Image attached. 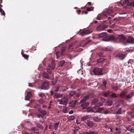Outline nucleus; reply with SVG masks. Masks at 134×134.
I'll return each mask as SVG.
<instances>
[{"instance_id": "obj_1", "label": "nucleus", "mask_w": 134, "mask_h": 134, "mask_svg": "<svg viewBox=\"0 0 134 134\" xmlns=\"http://www.w3.org/2000/svg\"><path fill=\"white\" fill-rule=\"evenodd\" d=\"M113 13V11L111 9H107L104 10L102 13V14H99L98 16V18H97V19L99 20L101 19V15H103L104 16L107 17V16L110 15L108 18V19L109 20L112 17H113L114 15H112Z\"/></svg>"}, {"instance_id": "obj_2", "label": "nucleus", "mask_w": 134, "mask_h": 134, "mask_svg": "<svg viewBox=\"0 0 134 134\" xmlns=\"http://www.w3.org/2000/svg\"><path fill=\"white\" fill-rule=\"evenodd\" d=\"M89 97V96L87 95L81 100L80 103L81 104L80 107L82 110H86L88 108L89 103L88 102H86V100L88 99Z\"/></svg>"}, {"instance_id": "obj_3", "label": "nucleus", "mask_w": 134, "mask_h": 134, "mask_svg": "<svg viewBox=\"0 0 134 134\" xmlns=\"http://www.w3.org/2000/svg\"><path fill=\"white\" fill-rule=\"evenodd\" d=\"M106 32H102L98 35L99 38H102L105 37L104 38L102 39V40L105 41H109L111 40H114L115 39V37L113 36H106L107 35Z\"/></svg>"}, {"instance_id": "obj_4", "label": "nucleus", "mask_w": 134, "mask_h": 134, "mask_svg": "<svg viewBox=\"0 0 134 134\" xmlns=\"http://www.w3.org/2000/svg\"><path fill=\"white\" fill-rule=\"evenodd\" d=\"M107 21H108L105 20L103 21L97 27V31H101L103 30L107 27L108 26L107 25Z\"/></svg>"}, {"instance_id": "obj_5", "label": "nucleus", "mask_w": 134, "mask_h": 134, "mask_svg": "<svg viewBox=\"0 0 134 134\" xmlns=\"http://www.w3.org/2000/svg\"><path fill=\"white\" fill-rule=\"evenodd\" d=\"M49 87V84L48 81H44L42 83L41 88L44 90H47Z\"/></svg>"}, {"instance_id": "obj_6", "label": "nucleus", "mask_w": 134, "mask_h": 134, "mask_svg": "<svg viewBox=\"0 0 134 134\" xmlns=\"http://www.w3.org/2000/svg\"><path fill=\"white\" fill-rule=\"evenodd\" d=\"M48 67L49 68L47 69V71L49 74H51L52 70L54 69L55 68L54 63L53 62H52L51 64L49 65H48Z\"/></svg>"}, {"instance_id": "obj_7", "label": "nucleus", "mask_w": 134, "mask_h": 134, "mask_svg": "<svg viewBox=\"0 0 134 134\" xmlns=\"http://www.w3.org/2000/svg\"><path fill=\"white\" fill-rule=\"evenodd\" d=\"M102 71V68H95L93 70V72L95 75H103Z\"/></svg>"}, {"instance_id": "obj_8", "label": "nucleus", "mask_w": 134, "mask_h": 134, "mask_svg": "<svg viewBox=\"0 0 134 134\" xmlns=\"http://www.w3.org/2000/svg\"><path fill=\"white\" fill-rule=\"evenodd\" d=\"M59 104L64 105L66 106L68 103V99L65 98H62L61 99L58 100Z\"/></svg>"}, {"instance_id": "obj_9", "label": "nucleus", "mask_w": 134, "mask_h": 134, "mask_svg": "<svg viewBox=\"0 0 134 134\" xmlns=\"http://www.w3.org/2000/svg\"><path fill=\"white\" fill-rule=\"evenodd\" d=\"M85 123L87 126V127H93L96 126V124L93 123L92 121L89 120H87V121H85Z\"/></svg>"}, {"instance_id": "obj_10", "label": "nucleus", "mask_w": 134, "mask_h": 134, "mask_svg": "<svg viewBox=\"0 0 134 134\" xmlns=\"http://www.w3.org/2000/svg\"><path fill=\"white\" fill-rule=\"evenodd\" d=\"M92 32V31L90 30H86L82 31L80 33V35L82 36H83L85 35H88Z\"/></svg>"}, {"instance_id": "obj_11", "label": "nucleus", "mask_w": 134, "mask_h": 134, "mask_svg": "<svg viewBox=\"0 0 134 134\" xmlns=\"http://www.w3.org/2000/svg\"><path fill=\"white\" fill-rule=\"evenodd\" d=\"M134 39L130 36H129L126 41V43L125 44V45H127L128 44L132 43L133 42Z\"/></svg>"}, {"instance_id": "obj_12", "label": "nucleus", "mask_w": 134, "mask_h": 134, "mask_svg": "<svg viewBox=\"0 0 134 134\" xmlns=\"http://www.w3.org/2000/svg\"><path fill=\"white\" fill-rule=\"evenodd\" d=\"M134 94L133 92H131L129 94L126 96L124 97V99L126 100H128L129 99L131 98Z\"/></svg>"}, {"instance_id": "obj_13", "label": "nucleus", "mask_w": 134, "mask_h": 134, "mask_svg": "<svg viewBox=\"0 0 134 134\" xmlns=\"http://www.w3.org/2000/svg\"><path fill=\"white\" fill-rule=\"evenodd\" d=\"M38 111L42 114L43 116H45L47 114V112L46 111L42 109L41 108L38 109Z\"/></svg>"}, {"instance_id": "obj_14", "label": "nucleus", "mask_w": 134, "mask_h": 134, "mask_svg": "<svg viewBox=\"0 0 134 134\" xmlns=\"http://www.w3.org/2000/svg\"><path fill=\"white\" fill-rule=\"evenodd\" d=\"M118 38L122 41L125 40L126 39V37L124 35L121 34L119 36Z\"/></svg>"}, {"instance_id": "obj_15", "label": "nucleus", "mask_w": 134, "mask_h": 134, "mask_svg": "<svg viewBox=\"0 0 134 134\" xmlns=\"http://www.w3.org/2000/svg\"><path fill=\"white\" fill-rule=\"evenodd\" d=\"M116 57L120 59L123 60L125 57V55L122 54H119L116 56Z\"/></svg>"}, {"instance_id": "obj_16", "label": "nucleus", "mask_w": 134, "mask_h": 134, "mask_svg": "<svg viewBox=\"0 0 134 134\" xmlns=\"http://www.w3.org/2000/svg\"><path fill=\"white\" fill-rule=\"evenodd\" d=\"M104 108L103 107H101L98 108L95 112H94L95 113H99L101 114L103 113V112L104 110Z\"/></svg>"}, {"instance_id": "obj_17", "label": "nucleus", "mask_w": 134, "mask_h": 134, "mask_svg": "<svg viewBox=\"0 0 134 134\" xmlns=\"http://www.w3.org/2000/svg\"><path fill=\"white\" fill-rule=\"evenodd\" d=\"M85 111L88 113H92V112L94 113V112H95V111H94L92 108L90 107H88L85 110Z\"/></svg>"}, {"instance_id": "obj_18", "label": "nucleus", "mask_w": 134, "mask_h": 134, "mask_svg": "<svg viewBox=\"0 0 134 134\" xmlns=\"http://www.w3.org/2000/svg\"><path fill=\"white\" fill-rule=\"evenodd\" d=\"M102 50L104 51H110L112 50V48L111 47H107L103 48Z\"/></svg>"}, {"instance_id": "obj_19", "label": "nucleus", "mask_w": 134, "mask_h": 134, "mask_svg": "<svg viewBox=\"0 0 134 134\" xmlns=\"http://www.w3.org/2000/svg\"><path fill=\"white\" fill-rule=\"evenodd\" d=\"M77 102V100H76L73 102H71L69 104L70 106L73 108L75 107Z\"/></svg>"}, {"instance_id": "obj_20", "label": "nucleus", "mask_w": 134, "mask_h": 134, "mask_svg": "<svg viewBox=\"0 0 134 134\" xmlns=\"http://www.w3.org/2000/svg\"><path fill=\"white\" fill-rule=\"evenodd\" d=\"M90 116L88 115H87L85 116L82 117L81 119V121H85H85H87L86 120L88 119L89 118Z\"/></svg>"}, {"instance_id": "obj_21", "label": "nucleus", "mask_w": 134, "mask_h": 134, "mask_svg": "<svg viewBox=\"0 0 134 134\" xmlns=\"http://www.w3.org/2000/svg\"><path fill=\"white\" fill-rule=\"evenodd\" d=\"M93 119L94 121L96 122H99L100 120V118L97 116L93 117Z\"/></svg>"}, {"instance_id": "obj_22", "label": "nucleus", "mask_w": 134, "mask_h": 134, "mask_svg": "<svg viewBox=\"0 0 134 134\" xmlns=\"http://www.w3.org/2000/svg\"><path fill=\"white\" fill-rule=\"evenodd\" d=\"M103 103L102 102H99L98 103L95 104V105L93 107V108L95 109H96L97 108H98L100 106H102L103 104Z\"/></svg>"}, {"instance_id": "obj_23", "label": "nucleus", "mask_w": 134, "mask_h": 134, "mask_svg": "<svg viewBox=\"0 0 134 134\" xmlns=\"http://www.w3.org/2000/svg\"><path fill=\"white\" fill-rule=\"evenodd\" d=\"M80 129V128L78 127H76L74 130L73 134H75L79 132V130Z\"/></svg>"}, {"instance_id": "obj_24", "label": "nucleus", "mask_w": 134, "mask_h": 134, "mask_svg": "<svg viewBox=\"0 0 134 134\" xmlns=\"http://www.w3.org/2000/svg\"><path fill=\"white\" fill-rule=\"evenodd\" d=\"M31 130L33 132L35 133L38 134L39 132L38 130H37V128L34 127L32 128L31 129Z\"/></svg>"}, {"instance_id": "obj_25", "label": "nucleus", "mask_w": 134, "mask_h": 134, "mask_svg": "<svg viewBox=\"0 0 134 134\" xmlns=\"http://www.w3.org/2000/svg\"><path fill=\"white\" fill-rule=\"evenodd\" d=\"M43 76L44 78L47 79H49L50 78V76L47 73L44 72L43 74Z\"/></svg>"}, {"instance_id": "obj_26", "label": "nucleus", "mask_w": 134, "mask_h": 134, "mask_svg": "<svg viewBox=\"0 0 134 134\" xmlns=\"http://www.w3.org/2000/svg\"><path fill=\"white\" fill-rule=\"evenodd\" d=\"M127 93L126 92V91H122L120 94L119 96L121 98H124L125 97V95Z\"/></svg>"}, {"instance_id": "obj_27", "label": "nucleus", "mask_w": 134, "mask_h": 134, "mask_svg": "<svg viewBox=\"0 0 134 134\" xmlns=\"http://www.w3.org/2000/svg\"><path fill=\"white\" fill-rule=\"evenodd\" d=\"M56 55L57 58H58L61 55H64L61 52L58 51L56 53Z\"/></svg>"}, {"instance_id": "obj_28", "label": "nucleus", "mask_w": 134, "mask_h": 134, "mask_svg": "<svg viewBox=\"0 0 134 134\" xmlns=\"http://www.w3.org/2000/svg\"><path fill=\"white\" fill-rule=\"evenodd\" d=\"M87 134H97L98 132L95 131H90L86 132Z\"/></svg>"}, {"instance_id": "obj_29", "label": "nucleus", "mask_w": 134, "mask_h": 134, "mask_svg": "<svg viewBox=\"0 0 134 134\" xmlns=\"http://www.w3.org/2000/svg\"><path fill=\"white\" fill-rule=\"evenodd\" d=\"M111 113V112L110 111H109L107 109L105 110L104 109L102 114H104L106 115L108 114H110Z\"/></svg>"}, {"instance_id": "obj_30", "label": "nucleus", "mask_w": 134, "mask_h": 134, "mask_svg": "<svg viewBox=\"0 0 134 134\" xmlns=\"http://www.w3.org/2000/svg\"><path fill=\"white\" fill-rule=\"evenodd\" d=\"M65 63V61L64 60L60 61L58 64L59 66L60 67H62L64 64Z\"/></svg>"}, {"instance_id": "obj_31", "label": "nucleus", "mask_w": 134, "mask_h": 134, "mask_svg": "<svg viewBox=\"0 0 134 134\" xmlns=\"http://www.w3.org/2000/svg\"><path fill=\"white\" fill-rule=\"evenodd\" d=\"M3 7L2 5L1 4L0 5V12L1 13V14L3 15V16L5 15V13L4 11L3 10V9H2L1 7Z\"/></svg>"}, {"instance_id": "obj_32", "label": "nucleus", "mask_w": 134, "mask_h": 134, "mask_svg": "<svg viewBox=\"0 0 134 134\" xmlns=\"http://www.w3.org/2000/svg\"><path fill=\"white\" fill-rule=\"evenodd\" d=\"M98 102V100L97 98L94 99L91 101V103L92 104H95Z\"/></svg>"}, {"instance_id": "obj_33", "label": "nucleus", "mask_w": 134, "mask_h": 134, "mask_svg": "<svg viewBox=\"0 0 134 134\" xmlns=\"http://www.w3.org/2000/svg\"><path fill=\"white\" fill-rule=\"evenodd\" d=\"M59 124L60 122H59L54 123V128L55 130H56L58 128V126H59Z\"/></svg>"}, {"instance_id": "obj_34", "label": "nucleus", "mask_w": 134, "mask_h": 134, "mask_svg": "<svg viewBox=\"0 0 134 134\" xmlns=\"http://www.w3.org/2000/svg\"><path fill=\"white\" fill-rule=\"evenodd\" d=\"M110 93V92L107 91V92L103 93V95L105 97H107Z\"/></svg>"}, {"instance_id": "obj_35", "label": "nucleus", "mask_w": 134, "mask_h": 134, "mask_svg": "<svg viewBox=\"0 0 134 134\" xmlns=\"http://www.w3.org/2000/svg\"><path fill=\"white\" fill-rule=\"evenodd\" d=\"M38 102L40 104H43L45 102V101L44 100L41 98L39 99Z\"/></svg>"}, {"instance_id": "obj_36", "label": "nucleus", "mask_w": 134, "mask_h": 134, "mask_svg": "<svg viewBox=\"0 0 134 134\" xmlns=\"http://www.w3.org/2000/svg\"><path fill=\"white\" fill-rule=\"evenodd\" d=\"M62 95L58 93H55L54 97L55 98H61L62 97Z\"/></svg>"}, {"instance_id": "obj_37", "label": "nucleus", "mask_w": 134, "mask_h": 134, "mask_svg": "<svg viewBox=\"0 0 134 134\" xmlns=\"http://www.w3.org/2000/svg\"><path fill=\"white\" fill-rule=\"evenodd\" d=\"M116 94L115 93H114L112 94L110 96V98H116L118 97L116 96Z\"/></svg>"}, {"instance_id": "obj_38", "label": "nucleus", "mask_w": 134, "mask_h": 134, "mask_svg": "<svg viewBox=\"0 0 134 134\" xmlns=\"http://www.w3.org/2000/svg\"><path fill=\"white\" fill-rule=\"evenodd\" d=\"M69 120H73L75 118V116H70L68 118Z\"/></svg>"}, {"instance_id": "obj_39", "label": "nucleus", "mask_w": 134, "mask_h": 134, "mask_svg": "<svg viewBox=\"0 0 134 134\" xmlns=\"http://www.w3.org/2000/svg\"><path fill=\"white\" fill-rule=\"evenodd\" d=\"M75 91H71L70 92L69 94L70 96H72L75 94Z\"/></svg>"}, {"instance_id": "obj_40", "label": "nucleus", "mask_w": 134, "mask_h": 134, "mask_svg": "<svg viewBox=\"0 0 134 134\" xmlns=\"http://www.w3.org/2000/svg\"><path fill=\"white\" fill-rule=\"evenodd\" d=\"M38 96L41 97H45V94L42 93H39L38 94Z\"/></svg>"}, {"instance_id": "obj_41", "label": "nucleus", "mask_w": 134, "mask_h": 134, "mask_svg": "<svg viewBox=\"0 0 134 134\" xmlns=\"http://www.w3.org/2000/svg\"><path fill=\"white\" fill-rule=\"evenodd\" d=\"M104 59L103 58H100L99 59H98L97 60V62L98 63H101L103 61H104Z\"/></svg>"}, {"instance_id": "obj_42", "label": "nucleus", "mask_w": 134, "mask_h": 134, "mask_svg": "<svg viewBox=\"0 0 134 134\" xmlns=\"http://www.w3.org/2000/svg\"><path fill=\"white\" fill-rule=\"evenodd\" d=\"M67 108L65 106H63V112L64 113H66L67 112Z\"/></svg>"}, {"instance_id": "obj_43", "label": "nucleus", "mask_w": 134, "mask_h": 134, "mask_svg": "<svg viewBox=\"0 0 134 134\" xmlns=\"http://www.w3.org/2000/svg\"><path fill=\"white\" fill-rule=\"evenodd\" d=\"M59 86H57L55 88H53V90L55 92H58L59 90Z\"/></svg>"}, {"instance_id": "obj_44", "label": "nucleus", "mask_w": 134, "mask_h": 134, "mask_svg": "<svg viewBox=\"0 0 134 134\" xmlns=\"http://www.w3.org/2000/svg\"><path fill=\"white\" fill-rule=\"evenodd\" d=\"M102 83L103 84L102 85L105 88L106 87V85L107 83V81L105 80H104L102 81Z\"/></svg>"}, {"instance_id": "obj_45", "label": "nucleus", "mask_w": 134, "mask_h": 134, "mask_svg": "<svg viewBox=\"0 0 134 134\" xmlns=\"http://www.w3.org/2000/svg\"><path fill=\"white\" fill-rule=\"evenodd\" d=\"M22 54L23 56L24 57L25 59H27L29 57V55L24 54L23 53H22Z\"/></svg>"}, {"instance_id": "obj_46", "label": "nucleus", "mask_w": 134, "mask_h": 134, "mask_svg": "<svg viewBox=\"0 0 134 134\" xmlns=\"http://www.w3.org/2000/svg\"><path fill=\"white\" fill-rule=\"evenodd\" d=\"M34 108H35V109H37L38 110V109H41V108H40V105L38 104H36L34 106Z\"/></svg>"}, {"instance_id": "obj_47", "label": "nucleus", "mask_w": 134, "mask_h": 134, "mask_svg": "<svg viewBox=\"0 0 134 134\" xmlns=\"http://www.w3.org/2000/svg\"><path fill=\"white\" fill-rule=\"evenodd\" d=\"M118 89V87L117 86H114L113 87H112L111 89L114 90H114L115 91H116Z\"/></svg>"}, {"instance_id": "obj_48", "label": "nucleus", "mask_w": 134, "mask_h": 134, "mask_svg": "<svg viewBox=\"0 0 134 134\" xmlns=\"http://www.w3.org/2000/svg\"><path fill=\"white\" fill-rule=\"evenodd\" d=\"M128 7H134V3H129L127 4Z\"/></svg>"}, {"instance_id": "obj_49", "label": "nucleus", "mask_w": 134, "mask_h": 134, "mask_svg": "<svg viewBox=\"0 0 134 134\" xmlns=\"http://www.w3.org/2000/svg\"><path fill=\"white\" fill-rule=\"evenodd\" d=\"M94 9L93 7H91L90 8V7L87 8L86 9V10L88 11H93V10Z\"/></svg>"}, {"instance_id": "obj_50", "label": "nucleus", "mask_w": 134, "mask_h": 134, "mask_svg": "<svg viewBox=\"0 0 134 134\" xmlns=\"http://www.w3.org/2000/svg\"><path fill=\"white\" fill-rule=\"evenodd\" d=\"M121 108H120L116 112V114H121Z\"/></svg>"}, {"instance_id": "obj_51", "label": "nucleus", "mask_w": 134, "mask_h": 134, "mask_svg": "<svg viewBox=\"0 0 134 134\" xmlns=\"http://www.w3.org/2000/svg\"><path fill=\"white\" fill-rule=\"evenodd\" d=\"M37 116L38 118H41L42 119H43L44 118V117L43 116L40 114H38L37 115Z\"/></svg>"}, {"instance_id": "obj_52", "label": "nucleus", "mask_w": 134, "mask_h": 134, "mask_svg": "<svg viewBox=\"0 0 134 134\" xmlns=\"http://www.w3.org/2000/svg\"><path fill=\"white\" fill-rule=\"evenodd\" d=\"M66 49V48L65 47H63L61 49V52H62L63 54V52L65 51Z\"/></svg>"}, {"instance_id": "obj_53", "label": "nucleus", "mask_w": 134, "mask_h": 134, "mask_svg": "<svg viewBox=\"0 0 134 134\" xmlns=\"http://www.w3.org/2000/svg\"><path fill=\"white\" fill-rule=\"evenodd\" d=\"M80 93H79L76 94L75 93V96L76 97V98H75L76 99V98H78L80 96Z\"/></svg>"}, {"instance_id": "obj_54", "label": "nucleus", "mask_w": 134, "mask_h": 134, "mask_svg": "<svg viewBox=\"0 0 134 134\" xmlns=\"http://www.w3.org/2000/svg\"><path fill=\"white\" fill-rule=\"evenodd\" d=\"M125 1V2H124V1L121 0L120 2V4H121L122 5H123L126 2V1L125 0H124Z\"/></svg>"}, {"instance_id": "obj_55", "label": "nucleus", "mask_w": 134, "mask_h": 134, "mask_svg": "<svg viewBox=\"0 0 134 134\" xmlns=\"http://www.w3.org/2000/svg\"><path fill=\"white\" fill-rule=\"evenodd\" d=\"M98 55L99 57H104V55L102 53H99L98 54Z\"/></svg>"}, {"instance_id": "obj_56", "label": "nucleus", "mask_w": 134, "mask_h": 134, "mask_svg": "<svg viewBox=\"0 0 134 134\" xmlns=\"http://www.w3.org/2000/svg\"><path fill=\"white\" fill-rule=\"evenodd\" d=\"M73 44H70L68 47V49H72V46H73Z\"/></svg>"}, {"instance_id": "obj_57", "label": "nucleus", "mask_w": 134, "mask_h": 134, "mask_svg": "<svg viewBox=\"0 0 134 134\" xmlns=\"http://www.w3.org/2000/svg\"><path fill=\"white\" fill-rule=\"evenodd\" d=\"M116 24L115 23V24H113L112 25L110 26V28H113L114 27H116Z\"/></svg>"}, {"instance_id": "obj_58", "label": "nucleus", "mask_w": 134, "mask_h": 134, "mask_svg": "<svg viewBox=\"0 0 134 134\" xmlns=\"http://www.w3.org/2000/svg\"><path fill=\"white\" fill-rule=\"evenodd\" d=\"M30 96L27 95L25 97V99L27 100H28L30 99Z\"/></svg>"}, {"instance_id": "obj_59", "label": "nucleus", "mask_w": 134, "mask_h": 134, "mask_svg": "<svg viewBox=\"0 0 134 134\" xmlns=\"http://www.w3.org/2000/svg\"><path fill=\"white\" fill-rule=\"evenodd\" d=\"M31 92H28L27 93V95L30 96V97H31Z\"/></svg>"}, {"instance_id": "obj_60", "label": "nucleus", "mask_w": 134, "mask_h": 134, "mask_svg": "<svg viewBox=\"0 0 134 134\" xmlns=\"http://www.w3.org/2000/svg\"><path fill=\"white\" fill-rule=\"evenodd\" d=\"M105 128L107 129H110V131L111 132H112V129L111 128H109L108 126H105Z\"/></svg>"}, {"instance_id": "obj_61", "label": "nucleus", "mask_w": 134, "mask_h": 134, "mask_svg": "<svg viewBox=\"0 0 134 134\" xmlns=\"http://www.w3.org/2000/svg\"><path fill=\"white\" fill-rule=\"evenodd\" d=\"M121 132V131H118L117 132H116L114 134H120Z\"/></svg>"}, {"instance_id": "obj_62", "label": "nucleus", "mask_w": 134, "mask_h": 134, "mask_svg": "<svg viewBox=\"0 0 134 134\" xmlns=\"http://www.w3.org/2000/svg\"><path fill=\"white\" fill-rule=\"evenodd\" d=\"M88 13V12L87 11H83L82 12V14H87Z\"/></svg>"}, {"instance_id": "obj_63", "label": "nucleus", "mask_w": 134, "mask_h": 134, "mask_svg": "<svg viewBox=\"0 0 134 134\" xmlns=\"http://www.w3.org/2000/svg\"><path fill=\"white\" fill-rule=\"evenodd\" d=\"M53 127V126L52 125L50 124L49 126V129H52Z\"/></svg>"}, {"instance_id": "obj_64", "label": "nucleus", "mask_w": 134, "mask_h": 134, "mask_svg": "<svg viewBox=\"0 0 134 134\" xmlns=\"http://www.w3.org/2000/svg\"><path fill=\"white\" fill-rule=\"evenodd\" d=\"M73 113V111L72 110H71L69 112V114H71Z\"/></svg>"}]
</instances>
